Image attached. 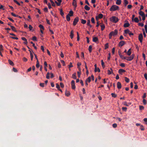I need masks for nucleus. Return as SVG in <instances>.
<instances>
[{
	"mask_svg": "<svg viewBox=\"0 0 147 147\" xmlns=\"http://www.w3.org/2000/svg\"><path fill=\"white\" fill-rule=\"evenodd\" d=\"M125 44V42L123 41H120L119 42V46L122 47L123 45Z\"/></svg>",
	"mask_w": 147,
	"mask_h": 147,
	"instance_id": "nucleus-13",
	"label": "nucleus"
},
{
	"mask_svg": "<svg viewBox=\"0 0 147 147\" xmlns=\"http://www.w3.org/2000/svg\"><path fill=\"white\" fill-rule=\"evenodd\" d=\"M108 48V43H107L105 45V49H106Z\"/></svg>",
	"mask_w": 147,
	"mask_h": 147,
	"instance_id": "nucleus-45",
	"label": "nucleus"
},
{
	"mask_svg": "<svg viewBox=\"0 0 147 147\" xmlns=\"http://www.w3.org/2000/svg\"><path fill=\"white\" fill-rule=\"evenodd\" d=\"M100 26L101 27V30L103 31V30H104L105 28V26L104 24H102L100 25Z\"/></svg>",
	"mask_w": 147,
	"mask_h": 147,
	"instance_id": "nucleus-32",
	"label": "nucleus"
},
{
	"mask_svg": "<svg viewBox=\"0 0 147 147\" xmlns=\"http://www.w3.org/2000/svg\"><path fill=\"white\" fill-rule=\"evenodd\" d=\"M117 125L116 123H113V124L112 126L114 128H116L117 127Z\"/></svg>",
	"mask_w": 147,
	"mask_h": 147,
	"instance_id": "nucleus-51",
	"label": "nucleus"
},
{
	"mask_svg": "<svg viewBox=\"0 0 147 147\" xmlns=\"http://www.w3.org/2000/svg\"><path fill=\"white\" fill-rule=\"evenodd\" d=\"M78 20L79 18L78 17H76L74 20V22H73V25L74 26L76 25L77 23L78 22Z\"/></svg>",
	"mask_w": 147,
	"mask_h": 147,
	"instance_id": "nucleus-5",
	"label": "nucleus"
},
{
	"mask_svg": "<svg viewBox=\"0 0 147 147\" xmlns=\"http://www.w3.org/2000/svg\"><path fill=\"white\" fill-rule=\"evenodd\" d=\"M138 25L139 26H140L142 27H143L144 26V24L142 23H138Z\"/></svg>",
	"mask_w": 147,
	"mask_h": 147,
	"instance_id": "nucleus-60",
	"label": "nucleus"
},
{
	"mask_svg": "<svg viewBox=\"0 0 147 147\" xmlns=\"http://www.w3.org/2000/svg\"><path fill=\"white\" fill-rule=\"evenodd\" d=\"M121 0H117L116 2V4L118 5H120L121 3Z\"/></svg>",
	"mask_w": 147,
	"mask_h": 147,
	"instance_id": "nucleus-22",
	"label": "nucleus"
},
{
	"mask_svg": "<svg viewBox=\"0 0 147 147\" xmlns=\"http://www.w3.org/2000/svg\"><path fill=\"white\" fill-rule=\"evenodd\" d=\"M77 40L78 41H79L80 40V37L78 32H77Z\"/></svg>",
	"mask_w": 147,
	"mask_h": 147,
	"instance_id": "nucleus-38",
	"label": "nucleus"
},
{
	"mask_svg": "<svg viewBox=\"0 0 147 147\" xmlns=\"http://www.w3.org/2000/svg\"><path fill=\"white\" fill-rule=\"evenodd\" d=\"M139 15L142 16H145V14L142 11H140L139 12Z\"/></svg>",
	"mask_w": 147,
	"mask_h": 147,
	"instance_id": "nucleus-19",
	"label": "nucleus"
},
{
	"mask_svg": "<svg viewBox=\"0 0 147 147\" xmlns=\"http://www.w3.org/2000/svg\"><path fill=\"white\" fill-rule=\"evenodd\" d=\"M127 109V108L126 107H123L122 108V110L124 111H126Z\"/></svg>",
	"mask_w": 147,
	"mask_h": 147,
	"instance_id": "nucleus-59",
	"label": "nucleus"
},
{
	"mask_svg": "<svg viewBox=\"0 0 147 147\" xmlns=\"http://www.w3.org/2000/svg\"><path fill=\"white\" fill-rule=\"evenodd\" d=\"M119 56L121 58V59H125L126 57H124L123 55H121Z\"/></svg>",
	"mask_w": 147,
	"mask_h": 147,
	"instance_id": "nucleus-52",
	"label": "nucleus"
},
{
	"mask_svg": "<svg viewBox=\"0 0 147 147\" xmlns=\"http://www.w3.org/2000/svg\"><path fill=\"white\" fill-rule=\"evenodd\" d=\"M143 104L144 105H146V101L145 99H143Z\"/></svg>",
	"mask_w": 147,
	"mask_h": 147,
	"instance_id": "nucleus-58",
	"label": "nucleus"
},
{
	"mask_svg": "<svg viewBox=\"0 0 147 147\" xmlns=\"http://www.w3.org/2000/svg\"><path fill=\"white\" fill-rule=\"evenodd\" d=\"M91 21L92 23L93 24L95 23V20L94 18L92 17L91 19Z\"/></svg>",
	"mask_w": 147,
	"mask_h": 147,
	"instance_id": "nucleus-46",
	"label": "nucleus"
},
{
	"mask_svg": "<svg viewBox=\"0 0 147 147\" xmlns=\"http://www.w3.org/2000/svg\"><path fill=\"white\" fill-rule=\"evenodd\" d=\"M144 77L145 79L147 80V74H144Z\"/></svg>",
	"mask_w": 147,
	"mask_h": 147,
	"instance_id": "nucleus-64",
	"label": "nucleus"
},
{
	"mask_svg": "<svg viewBox=\"0 0 147 147\" xmlns=\"http://www.w3.org/2000/svg\"><path fill=\"white\" fill-rule=\"evenodd\" d=\"M47 4L48 6V8L49 9H51V4H50V3H48Z\"/></svg>",
	"mask_w": 147,
	"mask_h": 147,
	"instance_id": "nucleus-55",
	"label": "nucleus"
},
{
	"mask_svg": "<svg viewBox=\"0 0 147 147\" xmlns=\"http://www.w3.org/2000/svg\"><path fill=\"white\" fill-rule=\"evenodd\" d=\"M74 31L72 30H71L70 32V37L71 39H72L73 38V36H74Z\"/></svg>",
	"mask_w": 147,
	"mask_h": 147,
	"instance_id": "nucleus-11",
	"label": "nucleus"
},
{
	"mask_svg": "<svg viewBox=\"0 0 147 147\" xmlns=\"http://www.w3.org/2000/svg\"><path fill=\"white\" fill-rule=\"evenodd\" d=\"M140 129L141 130H144V127H143V125H140Z\"/></svg>",
	"mask_w": 147,
	"mask_h": 147,
	"instance_id": "nucleus-49",
	"label": "nucleus"
},
{
	"mask_svg": "<svg viewBox=\"0 0 147 147\" xmlns=\"http://www.w3.org/2000/svg\"><path fill=\"white\" fill-rule=\"evenodd\" d=\"M85 82H90V77H88V78L86 80Z\"/></svg>",
	"mask_w": 147,
	"mask_h": 147,
	"instance_id": "nucleus-31",
	"label": "nucleus"
},
{
	"mask_svg": "<svg viewBox=\"0 0 147 147\" xmlns=\"http://www.w3.org/2000/svg\"><path fill=\"white\" fill-rule=\"evenodd\" d=\"M77 73H78V76L79 78H80V74H81V73H80V71H78L77 72Z\"/></svg>",
	"mask_w": 147,
	"mask_h": 147,
	"instance_id": "nucleus-61",
	"label": "nucleus"
},
{
	"mask_svg": "<svg viewBox=\"0 0 147 147\" xmlns=\"http://www.w3.org/2000/svg\"><path fill=\"white\" fill-rule=\"evenodd\" d=\"M127 55L128 56H130L131 54V49H130L128 50L127 52Z\"/></svg>",
	"mask_w": 147,
	"mask_h": 147,
	"instance_id": "nucleus-21",
	"label": "nucleus"
},
{
	"mask_svg": "<svg viewBox=\"0 0 147 147\" xmlns=\"http://www.w3.org/2000/svg\"><path fill=\"white\" fill-rule=\"evenodd\" d=\"M125 72V70L122 69H120L118 70L119 74H122V73Z\"/></svg>",
	"mask_w": 147,
	"mask_h": 147,
	"instance_id": "nucleus-9",
	"label": "nucleus"
},
{
	"mask_svg": "<svg viewBox=\"0 0 147 147\" xmlns=\"http://www.w3.org/2000/svg\"><path fill=\"white\" fill-rule=\"evenodd\" d=\"M101 64L103 68H104L105 67V66L104 65V63L103 62L102 60H101Z\"/></svg>",
	"mask_w": 147,
	"mask_h": 147,
	"instance_id": "nucleus-29",
	"label": "nucleus"
},
{
	"mask_svg": "<svg viewBox=\"0 0 147 147\" xmlns=\"http://www.w3.org/2000/svg\"><path fill=\"white\" fill-rule=\"evenodd\" d=\"M118 31L117 30H114V31L111 32L109 34V38L111 39L112 38V36H115L117 34Z\"/></svg>",
	"mask_w": 147,
	"mask_h": 147,
	"instance_id": "nucleus-1",
	"label": "nucleus"
},
{
	"mask_svg": "<svg viewBox=\"0 0 147 147\" xmlns=\"http://www.w3.org/2000/svg\"><path fill=\"white\" fill-rule=\"evenodd\" d=\"M93 41L95 42H98V40L97 37H93Z\"/></svg>",
	"mask_w": 147,
	"mask_h": 147,
	"instance_id": "nucleus-10",
	"label": "nucleus"
},
{
	"mask_svg": "<svg viewBox=\"0 0 147 147\" xmlns=\"http://www.w3.org/2000/svg\"><path fill=\"white\" fill-rule=\"evenodd\" d=\"M110 19L111 21L115 23L118 22L119 20L118 18L114 16L110 18Z\"/></svg>",
	"mask_w": 147,
	"mask_h": 147,
	"instance_id": "nucleus-3",
	"label": "nucleus"
},
{
	"mask_svg": "<svg viewBox=\"0 0 147 147\" xmlns=\"http://www.w3.org/2000/svg\"><path fill=\"white\" fill-rule=\"evenodd\" d=\"M13 2L16 3V4H17L19 6L21 5L20 4V3L18 2V1H17L16 0H13Z\"/></svg>",
	"mask_w": 147,
	"mask_h": 147,
	"instance_id": "nucleus-37",
	"label": "nucleus"
},
{
	"mask_svg": "<svg viewBox=\"0 0 147 147\" xmlns=\"http://www.w3.org/2000/svg\"><path fill=\"white\" fill-rule=\"evenodd\" d=\"M44 11L46 12H48V8L47 7H45L44 9Z\"/></svg>",
	"mask_w": 147,
	"mask_h": 147,
	"instance_id": "nucleus-50",
	"label": "nucleus"
},
{
	"mask_svg": "<svg viewBox=\"0 0 147 147\" xmlns=\"http://www.w3.org/2000/svg\"><path fill=\"white\" fill-rule=\"evenodd\" d=\"M49 74H50L49 73V72H48L47 74V75H46V78L48 79H49V78H50Z\"/></svg>",
	"mask_w": 147,
	"mask_h": 147,
	"instance_id": "nucleus-47",
	"label": "nucleus"
},
{
	"mask_svg": "<svg viewBox=\"0 0 147 147\" xmlns=\"http://www.w3.org/2000/svg\"><path fill=\"white\" fill-rule=\"evenodd\" d=\"M60 14L61 16H63L64 15V13L63 12V10L62 9H61L60 11Z\"/></svg>",
	"mask_w": 147,
	"mask_h": 147,
	"instance_id": "nucleus-48",
	"label": "nucleus"
},
{
	"mask_svg": "<svg viewBox=\"0 0 147 147\" xmlns=\"http://www.w3.org/2000/svg\"><path fill=\"white\" fill-rule=\"evenodd\" d=\"M124 33L125 34H127L130 32H131L129 31V30L127 29L126 30H124Z\"/></svg>",
	"mask_w": 147,
	"mask_h": 147,
	"instance_id": "nucleus-28",
	"label": "nucleus"
},
{
	"mask_svg": "<svg viewBox=\"0 0 147 147\" xmlns=\"http://www.w3.org/2000/svg\"><path fill=\"white\" fill-rule=\"evenodd\" d=\"M40 67V64L39 62L38 61H36V67L38 68L39 67Z\"/></svg>",
	"mask_w": 147,
	"mask_h": 147,
	"instance_id": "nucleus-25",
	"label": "nucleus"
},
{
	"mask_svg": "<svg viewBox=\"0 0 147 147\" xmlns=\"http://www.w3.org/2000/svg\"><path fill=\"white\" fill-rule=\"evenodd\" d=\"M124 79H125V80L126 82L128 83L129 82V79L127 78V77H124Z\"/></svg>",
	"mask_w": 147,
	"mask_h": 147,
	"instance_id": "nucleus-30",
	"label": "nucleus"
},
{
	"mask_svg": "<svg viewBox=\"0 0 147 147\" xmlns=\"http://www.w3.org/2000/svg\"><path fill=\"white\" fill-rule=\"evenodd\" d=\"M139 109L140 110L142 111L144 109V107L142 106H139Z\"/></svg>",
	"mask_w": 147,
	"mask_h": 147,
	"instance_id": "nucleus-33",
	"label": "nucleus"
},
{
	"mask_svg": "<svg viewBox=\"0 0 147 147\" xmlns=\"http://www.w3.org/2000/svg\"><path fill=\"white\" fill-rule=\"evenodd\" d=\"M32 39V40L35 41H37L36 38V36H34L33 37Z\"/></svg>",
	"mask_w": 147,
	"mask_h": 147,
	"instance_id": "nucleus-40",
	"label": "nucleus"
},
{
	"mask_svg": "<svg viewBox=\"0 0 147 147\" xmlns=\"http://www.w3.org/2000/svg\"><path fill=\"white\" fill-rule=\"evenodd\" d=\"M135 55L134 54H132L131 56L129 57H126L125 59L128 61H131L133 59Z\"/></svg>",
	"mask_w": 147,
	"mask_h": 147,
	"instance_id": "nucleus-4",
	"label": "nucleus"
},
{
	"mask_svg": "<svg viewBox=\"0 0 147 147\" xmlns=\"http://www.w3.org/2000/svg\"><path fill=\"white\" fill-rule=\"evenodd\" d=\"M56 88H57L58 89L60 88V86L58 84H56Z\"/></svg>",
	"mask_w": 147,
	"mask_h": 147,
	"instance_id": "nucleus-63",
	"label": "nucleus"
},
{
	"mask_svg": "<svg viewBox=\"0 0 147 147\" xmlns=\"http://www.w3.org/2000/svg\"><path fill=\"white\" fill-rule=\"evenodd\" d=\"M57 1H58V2H57V1H55V3L57 5V6H60L61 5V3L62 1L61 0H57Z\"/></svg>",
	"mask_w": 147,
	"mask_h": 147,
	"instance_id": "nucleus-8",
	"label": "nucleus"
},
{
	"mask_svg": "<svg viewBox=\"0 0 147 147\" xmlns=\"http://www.w3.org/2000/svg\"><path fill=\"white\" fill-rule=\"evenodd\" d=\"M68 14H70V16H73V12L72 10H70L69 12V13Z\"/></svg>",
	"mask_w": 147,
	"mask_h": 147,
	"instance_id": "nucleus-35",
	"label": "nucleus"
},
{
	"mask_svg": "<svg viewBox=\"0 0 147 147\" xmlns=\"http://www.w3.org/2000/svg\"><path fill=\"white\" fill-rule=\"evenodd\" d=\"M117 88L120 89L121 88V84L119 82H118L117 83Z\"/></svg>",
	"mask_w": 147,
	"mask_h": 147,
	"instance_id": "nucleus-12",
	"label": "nucleus"
},
{
	"mask_svg": "<svg viewBox=\"0 0 147 147\" xmlns=\"http://www.w3.org/2000/svg\"><path fill=\"white\" fill-rule=\"evenodd\" d=\"M84 9L86 10L87 11H89L90 9V7L88 6L87 5H86L85 6H84Z\"/></svg>",
	"mask_w": 147,
	"mask_h": 147,
	"instance_id": "nucleus-24",
	"label": "nucleus"
},
{
	"mask_svg": "<svg viewBox=\"0 0 147 147\" xmlns=\"http://www.w3.org/2000/svg\"><path fill=\"white\" fill-rule=\"evenodd\" d=\"M81 65V63L80 62H78V63H77L78 67V68H79V69L80 71V67H79V66H80Z\"/></svg>",
	"mask_w": 147,
	"mask_h": 147,
	"instance_id": "nucleus-42",
	"label": "nucleus"
},
{
	"mask_svg": "<svg viewBox=\"0 0 147 147\" xmlns=\"http://www.w3.org/2000/svg\"><path fill=\"white\" fill-rule=\"evenodd\" d=\"M124 5L125 6H126V5H127L128 3V2L127 0H124Z\"/></svg>",
	"mask_w": 147,
	"mask_h": 147,
	"instance_id": "nucleus-34",
	"label": "nucleus"
},
{
	"mask_svg": "<svg viewBox=\"0 0 147 147\" xmlns=\"http://www.w3.org/2000/svg\"><path fill=\"white\" fill-rule=\"evenodd\" d=\"M134 21L138 23L139 22V20L138 19V18L136 17L134 18Z\"/></svg>",
	"mask_w": 147,
	"mask_h": 147,
	"instance_id": "nucleus-26",
	"label": "nucleus"
},
{
	"mask_svg": "<svg viewBox=\"0 0 147 147\" xmlns=\"http://www.w3.org/2000/svg\"><path fill=\"white\" fill-rule=\"evenodd\" d=\"M28 28H29V29H30V30H32V29L33 28V27L32 26H31V25H29Z\"/></svg>",
	"mask_w": 147,
	"mask_h": 147,
	"instance_id": "nucleus-54",
	"label": "nucleus"
},
{
	"mask_svg": "<svg viewBox=\"0 0 147 147\" xmlns=\"http://www.w3.org/2000/svg\"><path fill=\"white\" fill-rule=\"evenodd\" d=\"M111 95L112 97L115 98H116L117 96L116 94L114 93H112L111 94Z\"/></svg>",
	"mask_w": 147,
	"mask_h": 147,
	"instance_id": "nucleus-41",
	"label": "nucleus"
},
{
	"mask_svg": "<svg viewBox=\"0 0 147 147\" xmlns=\"http://www.w3.org/2000/svg\"><path fill=\"white\" fill-rule=\"evenodd\" d=\"M139 40L141 43H142L143 39V35L142 33H141L139 34L138 36Z\"/></svg>",
	"mask_w": 147,
	"mask_h": 147,
	"instance_id": "nucleus-6",
	"label": "nucleus"
},
{
	"mask_svg": "<svg viewBox=\"0 0 147 147\" xmlns=\"http://www.w3.org/2000/svg\"><path fill=\"white\" fill-rule=\"evenodd\" d=\"M119 7L117 5H115L112 6L111 7L110 10L111 11H116L118 10Z\"/></svg>",
	"mask_w": 147,
	"mask_h": 147,
	"instance_id": "nucleus-2",
	"label": "nucleus"
},
{
	"mask_svg": "<svg viewBox=\"0 0 147 147\" xmlns=\"http://www.w3.org/2000/svg\"><path fill=\"white\" fill-rule=\"evenodd\" d=\"M11 28L12 31H14V32H17V30L16 29V28L15 27H14L13 26H11Z\"/></svg>",
	"mask_w": 147,
	"mask_h": 147,
	"instance_id": "nucleus-18",
	"label": "nucleus"
},
{
	"mask_svg": "<svg viewBox=\"0 0 147 147\" xmlns=\"http://www.w3.org/2000/svg\"><path fill=\"white\" fill-rule=\"evenodd\" d=\"M72 4L75 8H76V7L77 4L76 1H73Z\"/></svg>",
	"mask_w": 147,
	"mask_h": 147,
	"instance_id": "nucleus-23",
	"label": "nucleus"
},
{
	"mask_svg": "<svg viewBox=\"0 0 147 147\" xmlns=\"http://www.w3.org/2000/svg\"><path fill=\"white\" fill-rule=\"evenodd\" d=\"M103 16V15L102 14H99L98 16H96V19L97 20H98V18H99L101 19L102 18Z\"/></svg>",
	"mask_w": 147,
	"mask_h": 147,
	"instance_id": "nucleus-14",
	"label": "nucleus"
},
{
	"mask_svg": "<svg viewBox=\"0 0 147 147\" xmlns=\"http://www.w3.org/2000/svg\"><path fill=\"white\" fill-rule=\"evenodd\" d=\"M8 62H9L10 65H11V66H14V64L13 62L10 59L8 60Z\"/></svg>",
	"mask_w": 147,
	"mask_h": 147,
	"instance_id": "nucleus-16",
	"label": "nucleus"
},
{
	"mask_svg": "<svg viewBox=\"0 0 147 147\" xmlns=\"http://www.w3.org/2000/svg\"><path fill=\"white\" fill-rule=\"evenodd\" d=\"M81 23L83 24H84L86 23V20H84L83 19H81Z\"/></svg>",
	"mask_w": 147,
	"mask_h": 147,
	"instance_id": "nucleus-43",
	"label": "nucleus"
},
{
	"mask_svg": "<svg viewBox=\"0 0 147 147\" xmlns=\"http://www.w3.org/2000/svg\"><path fill=\"white\" fill-rule=\"evenodd\" d=\"M71 88L72 89H74L76 88V86L75 85V82L74 80H72L71 82Z\"/></svg>",
	"mask_w": 147,
	"mask_h": 147,
	"instance_id": "nucleus-7",
	"label": "nucleus"
},
{
	"mask_svg": "<svg viewBox=\"0 0 147 147\" xmlns=\"http://www.w3.org/2000/svg\"><path fill=\"white\" fill-rule=\"evenodd\" d=\"M30 57L31 61H32L33 58H34V55H33L32 53H31L30 54Z\"/></svg>",
	"mask_w": 147,
	"mask_h": 147,
	"instance_id": "nucleus-44",
	"label": "nucleus"
},
{
	"mask_svg": "<svg viewBox=\"0 0 147 147\" xmlns=\"http://www.w3.org/2000/svg\"><path fill=\"white\" fill-rule=\"evenodd\" d=\"M94 67H95L94 71H95V72H97V65L96 64H95Z\"/></svg>",
	"mask_w": 147,
	"mask_h": 147,
	"instance_id": "nucleus-53",
	"label": "nucleus"
},
{
	"mask_svg": "<svg viewBox=\"0 0 147 147\" xmlns=\"http://www.w3.org/2000/svg\"><path fill=\"white\" fill-rule=\"evenodd\" d=\"M65 94L66 96H68L70 95V93L69 92L67 91V90H66V91H65Z\"/></svg>",
	"mask_w": 147,
	"mask_h": 147,
	"instance_id": "nucleus-20",
	"label": "nucleus"
},
{
	"mask_svg": "<svg viewBox=\"0 0 147 147\" xmlns=\"http://www.w3.org/2000/svg\"><path fill=\"white\" fill-rule=\"evenodd\" d=\"M72 78L74 80H76V73H75L72 75Z\"/></svg>",
	"mask_w": 147,
	"mask_h": 147,
	"instance_id": "nucleus-27",
	"label": "nucleus"
},
{
	"mask_svg": "<svg viewBox=\"0 0 147 147\" xmlns=\"http://www.w3.org/2000/svg\"><path fill=\"white\" fill-rule=\"evenodd\" d=\"M8 19L10 21H11V22H14V20L13 19H12V18H10V17H9V18H8Z\"/></svg>",
	"mask_w": 147,
	"mask_h": 147,
	"instance_id": "nucleus-56",
	"label": "nucleus"
},
{
	"mask_svg": "<svg viewBox=\"0 0 147 147\" xmlns=\"http://www.w3.org/2000/svg\"><path fill=\"white\" fill-rule=\"evenodd\" d=\"M120 65L122 67H124L125 66V64L124 63H122L120 64Z\"/></svg>",
	"mask_w": 147,
	"mask_h": 147,
	"instance_id": "nucleus-57",
	"label": "nucleus"
},
{
	"mask_svg": "<svg viewBox=\"0 0 147 147\" xmlns=\"http://www.w3.org/2000/svg\"><path fill=\"white\" fill-rule=\"evenodd\" d=\"M44 83H40V86L42 87H44Z\"/></svg>",
	"mask_w": 147,
	"mask_h": 147,
	"instance_id": "nucleus-62",
	"label": "nucleus"
},
{
	"mask_svg": "<svg viewBox=\"0 0 147 147\" xmlns=\"http://www.w3.org/2000/svg\"><path fill=\"white\" fill-rule=\"evenodd\" d=\"M129 25L130 24L129 23H126L123 25V27L125 28L129 26Z\"/></svg>",
	"mask_w": 147,
	"mask_h": 147,
	"instance_id": "nucleus-17",
	"label": "nucleus"
},
{
	"mask_svg": "<svg viewBox=\"0 0 147 147\" xmlns=\"http://www.w3.org/2000/svg\"><path fill=\"white\" fill-rule=\"evenodd\" d=\"M92 46L91 45H90L89 47V51L90 53H91L92 51Z\"/></svg>",
	"mask_w": 147,
	"mask_h": 147,
	"instance_id": "nucleus-39",
	"label": "nucleus"
},
{
	"mask_svg": "<svg viewBox=\"0 0 147 147\" xmlns=\"http://www.w3.org/2000/svg\"><path fill=\"white\" fill-rule=\"evenodd\" d=\"M70 16L69 14H68L66 16V19L67 20L68 22L70 20Z\"/></svg>",
	"mask_w": 147,
	"mask_h": 147,
	"instance_id": "nucleus-15",
	"label": "nucleus"
},
{
	"mask_svg": "<svg viewBox=\"0 0 147 147\" xmlns=\"http://www.w3.org/2000/svg\"><path fill=\"white\" fill-rule=\"evenodd\" d=\"M38 27L40 28V30H44V26H43L41 24H40L39 25V26H38Z\"/></svg>",
	"mask_w": 147,
	"mask_h": 147,
	"instance_id": "nucleus-36",
	"label": "nucleus"
}]
</instances>
